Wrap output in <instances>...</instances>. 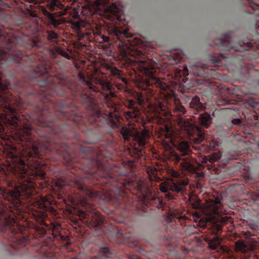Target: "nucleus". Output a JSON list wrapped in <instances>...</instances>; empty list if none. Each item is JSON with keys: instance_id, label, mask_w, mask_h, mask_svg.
<instances>
[{"instance_id": "4be33fe9", "label": "nucleus", "mask_w": 259, "mask_h": 259, "mask_svg": "<svg viewBox=\"0 0 259 259\" xmlns=\"http://www.w3.org/2000/svg\"><path fill=\"white\" fill-rule=\"evenodd\" d=\"M59 83H60L62 85L68 88L69 89H71V84L68 77H62L59 78Z\"/></svg>"}, {"instance_id": "603ef678", "label": "nucleus", "mask_w": 259, "mask_h": 259, "mask_svg": "<svg viewBox=\"0 0 259 259\" xmlns=\"http://www.w3.org/2000/svg\"><path fill=\"white\" fill-rule=\"evenodd\" d=\"M189 228H190V229H191V228H193V227L192 226H190V227H189Z\"/></svg>"}, {"instance_id": "de8ad7c7", "label": "nucleus", "mask_w": 259, "mask_h": 259, "mask_svg": "<svg viewBox=\"0 0 259 259\" xmlns=\"http://www.w3.org/2000/svg\"><path fill=\"white\" fill-rule=\"evenodd\" d=\"M40 215L41 217H44L45 215V214H44V213H42Z\"/></svg>"}, {"instance_id": "b1692460", "label": "nucleus", "mask_w": 259, "mask_h": 259, "mask_svg": "<svg viewBox=\"0 0 259 259\" xmlns=\"http://www.w3.org/2000/svg\"><path fill=\"white\" fill-rule=\"evenodd\" d=\"M91 163L90 164V167H93L94 166H97L99 167V165L101 163V160L100 159L99 155L98 154V155L96 157L92 158V159L90 161Z\"/></svg>"}, {"instance_id": "0eeeda50", "label": "nucleus", "mask_w": 259, "mask_h": 259, "mask_svg": "<svg viewBox=\"0 0 259 259\" xmlns=\"http://www.w3.org/2000/svg\"><path fill=\"white\" fill-rule=\"evenodd\" d=\"M120 132L124 141H130L131 140H132L133 142L131 144H134L136 152L139 154H142V149L145 148L147 140L150 137L149 132L145 130L141 133H134L130 128L122 127L120 129Z\"/></svg>"}, {"instance_id": "5701e85b", "label": "nucleus", "mask_w": 259, "mask_h": 259, "mask_svg": "<svg viewBox=\"0 0 259 259\" xmlns=\"http://www.w3.org/2000/svg\"><path fill=\"white\" fill-rule=\"evenodd\" d=\"M109 10L113 15L117 16L120 11V8L115 3H112L109 8Z\"/></svg>"}, {"instance_id": "c85d7f7f", "label": "nucleus", "mask_w": 259, "mask_h": 259, "mask_svg": "<svg viewBox=\"0 0 259 259\" xmlns=\"http://www.w3.org/2000/svg\"><path fill=\"white\" fill-rule=\"evenodd\" d=\"M51 24L54 27H57L60 24V22L59 20L53 18L51 19Z\"/></svg>"}, {"instance_id": "a19ab883", "label": "nucleus", "mask_w": 259, "mask_h": 259, "mask_svg": "<svg viewBox=\"0 0 259 259\" xmlns=\"http://www.w3.org/2000/svg\"><path fill=\"white\" fill-rule=\"evenodd\" d=\"M73 17L75 19H77L79 17V15L78 14V12H75L73 14Z\"/></svg>"}, {"instance_id": "c9c22d12", "label": "nucleus", "mask_w": 259, "mask_h": 259, "mask_svg": "<svg viewBox=\"0 0 259 259\" xmlns=\"http://www.w3.org/2000/svg\"><path fill=\"white\" fill-rule=\"evenodd\" d=\"M229 104V101H226V100L223 101L222 102H221V101H218L217 102V104L219 106L225 105H226V104Z\"/></svg>"}, {"instance_id": "bb28decb", "label": "nucleus", "mask_w": 259, "mask_h": 259, "mask_svg": "<svg viewBox=\"0 0 259 259\" xmlns=\"http://www.w3.org/2000/svg\"><path fill=\"white\" fill-rule=\"evenodd\" d=\"M127 114L131 118H136L139 115V111L137 109H135L133 111L128 112Z\"/></svg>"}, {"instance_id": "f704fd0d", "label": "nucleus", "mask_w": 259, "mask_h": 259, "mask_svg": "<svg viewBox=\"0 0 259 259\" xmlns=\"http://www.w3.org/2000/svg\"><path fill=\"white\" fill-rule=\"evenodd\" d=\"M105 3L104 0H96L94 2L95 5L97 7L103 5Z\"/></svg>"}, {"instance_id": "4468645a", "label": "nucleus", "mask_w": 259, "mask_h": 259, "mask_svg": "<svg viewBox=\"0 0 259 259\" xmlns=\"http://www.w3.org/2000/svg\"><path fill=\"white\" fill-rule=\"evenodd\" d=\"M212 118L209 114L205 112L199 115V121L200 124L205 128H208L212 123Z\"/></svg>"}, {"instance_id": "c756f323", "label": "nucleus", "mask_w": 259, "mask_h": 259, "mask_svg": "<svg viewBox=\"0 0 259 259\" xmlns=\"http://www.w3.org/2000/svg\"><path fill=\"white\" fill-rule=\"evenodd\" d=\"M188 69H187V67H185L184 69V71H183V72H182V71L181 70H179L177 72V73H178V76L181 77L182 74H183V75H187L188 73ZM176 76H177V74L176 75Z\"/></svg>"}, {"instance_id": "58836bf2", "label": "nucleus", "mask_w": 259, "mask_h": 259, "mask_svg": "<svg viewBox=\"0 0 259 259\" xmlns=\"http://www.w3.org/2000/svg\"><path fill=\"white\" fill-rule=\"evenodd\" d=\"M138 102L140 104H142L144 103V100H143L142 99V97L141 95H140L139 97H138Z\"/></svg>"}, {"instance_id": "79ce46f5", "label": "nucleus", "mask_w": 259, "mask_h": 259, "mask_svg": "<svg viewBox=\"0 0 259 259\" xmlns=\"http://www.w3.org/2000/svg\"><path fill=\"white\" fill-rule=\"evenodd\" d=\"M199 226L201 227V228H205V225H201L200 223H199Z\"/></svg>"}, {"instance_id": "864d4df0", "label": "nucleus", "mask_w": 259, "mask_h": 259, "mask_svg": "<svg viewBox=\"0 0 259 259\" xmlns=\"http://www.w3.org/2000/svg\"><path fill=\"white\" fill-rule=\"evenodd\" d=\"M72 259H78L77 257H73Z\"/></svg>"}, {"instance_id": "f257e3e1", "label": "nucleus", "mask_w": 259, "mask_h": 259, "mask_svg": "<svg viewBox=\"0 0 259 259\" xmlns=\"http://www.w3.org/2000/svg\"><path fill=\"white\" fill-rule=\"evenodd\" d=\"M114 35L117 39L115 45L118 48L121 55L126 57L128 55L135 56V65L146 77V83L148 87H155L160 90L161 93L167 98H170L175 96L174 86L170 84V82L165 78H160L156 76L154 68L155 63L151 59L145 58L144 54L141 51H133L130 48L123 38L132 37L133 34L129 33L127 30L121 31L114 30Z\"/></svg>"}, {"instance_id": "1a4fd4ad", "label": "nucleus", "mask_w": 259, "mask_h": 259, "mask_svg": "<svg viewBox=\"0 0 259 259\" xmlns=\"http://www.w3.org/2000/svg\"><path fill=\"white\" fill-rule=\"evenodd\" d=\"M75 100L78 101L87 108L88 113L87 115L89 122L93 123L97 120L100 115L98 103L92 95L85 93L79 94L75 96Z\"/></svg>"}, {"instance_id": "393cba45", "label": "nucleus", "mask_w": 259, "mask_h": 259, "mask_svg": "<svg viewBox=\"0 0 259 259\" xmlns=\"http://www.w3.org/2000/svg\"><path fill=\"white\" fill-rule=\"evenodd\" d=\"M55 183L56 185L59 188H62L64 186L69 185L66 181L62 178H58Z\"/></svg>"}, {"instance_id": "473e14b6", "label": "nucleus", "mask_w": 259, "mask_h": 259, "mask_svg": "<svg viewBox=\"0 0 259 259\" xmlns=\"http://www.w3.org/2000/svg\"><path fill=\"white\" fill-rule=\"evenodd\" d=\"M210 61L213 64H222L221 63V60L220 59H218V58H212V59H210ZM217 66H219V65H217Z\"/></svg>"}, {"instance_id": "72a5a7b5", "label": "nucleus", "mask_w": 259, "mask_h": 259, "mask_svg": "<svg viewBox=\"0 0 259 259\" xmlns=\"http://www.w3.org/2000/svg\"><path fill=\"white\" fill-rule=\"evenodd\" d=\"M112 73L116 76L120 75V71L116 68H114L112 70Z\"/></svg>"}, {"instance_id": "2eb2a0df", "label": "nucleus", "mask_w": 259, "mask_h": 259, "mask_svg": "<svg viewBox=\"0 0 259 259\" xmlns=\"http://www.w3.org/2000/svg\"><path fill=\"white\" fill-rule=\"evenodd\" d=\"M242 120L240 118H230L228 121H226L224 124V127H227L229 130L233 128V126H240L242 125Z\"/></svg>"}, {"instance_id": "412c9836", "label": "nucleus", "mask_w": 259, "mask_h": 259, "mask_svg": "<svg viewBox=\"0 0 259 259\" xmlns=\"http://www.w3.org/2000/svg\"><path fill=\"white\" fill-rule=\"evenodd\" d=\"M174 111L177 112L179 115H184L185 114L186 110L184 107L181 104H176L174 107Z\"/></svg>"}, {"instance_id": "39448f33", "label": "nucleus", "mask_w": 259, "mask_h": 259, "mask_svg": "<svg viewBox=\"0 0 259 259\" xmlns=\"http://www.w3.org/2000/svg\"><path fill=\"white\" fill-rule=\"evenodd\" d=\"M166 138L167 139V143L171 144V146L175 147L179 153L172 150L169 153V159L175 164L179 165V167L183 170L187 171L194 170V166L188 160V157L192 151L190 146L186 141H181L177 138L174 134H166Z\"/></svg>"}, {"instance_id": "2f4dec72", "label": "nucleus", "mask_w": 259, "mask_h": 259, "mask_svg": "<svg viewBox=\"0 0 259 259\" xmlns=\"http://www.w3.org/2000/svg\"><path fill=\"white\" fill-rule=\"evenodd\" d=\"M59 54L63 57H65L67 59H70V56L65 51L63 50H60L59 51Z\"/></svg>"}, {"instance_id": "5fc2aeb1", "label": "nucleus", "mask_w": 259, "mask_h": 259, "mask_svg": "<svg viewBox=\"0 0 259 259\" xmlns=\"http://www.w3.org/2000/svg\"><path fill=\"white\" fill-rule=\"evenodd\" d=\"M54 144H55V145H57V144H58V143H56V142H55V143H54Z\"/></svg>"}, {"instance_id": "f3484780", "label": "nucleus", "mask_w": 259, "mask_h": 259, "mask_svg": "<svg viewBox=\"0 0 259 259\" xmlns=\"http://www.w3.org/2000/svg\"><path fill=\"white\" fill-rule=\"evenodd\" d=\"M189 105L191 108L195 109L196 111L202 109L203 107L202 104L200 102L199 98L197 96H195L192 99Z\"/></svg>"}, {"instance_id": "6ab92c4d", "label": "nucleus", "mask_w": 259, "mask_h": 259, "mask_svg": "<svg viewBox=\"0 0 259 259\" xmlns=\"http://www.w3.org/2000/svg\"><path fill=\"white\" fill-rule=\"evenodd\" d=\"M47 39L52 42H56L58 34L53 30H47Z\"/></svg>"}, {"instance_id": "8fccbe9b", "label": "nucleus", "mask_w": 259, "mask_h": 259, "mask_svg": "<svg viewBox=\"0 0 259 259\" xmlns=\"http://www.w3.org/2000/svg\"><path fill=\"white\" fill-rule=\"evenodd\" d=\"M130 104H132V105H133V102H132V103H131V102H130Z\"/></svg>"}, {"instance_id": "c03bdc74", "label": "nucleus", "mask_w": 259, "mask_h": 259, "mask_svg": "<svg viewBox=\"0 0 259 259\" xmlns=\"http://www.w3.org/2000/svg\"><path fill=\"white\" fill-rule=\"evenodd\" d=\"M133 259H137L138 258V256L136 255H134V256H133Z\"/></svg>"}, {"instance_id": "49530a36", "label": "nucleus", "mask_w": 259, "mask_h": 259, "mask_svg": "<svg viewBox=\"0 0 259 259\" xmlns=\"http://www.w3.org/2000/svg\"><path fill=\"white\" fill-rule=\"evenodd\" d=\"M159 107H160L161 108H162V103H159Z\"/></svg>"}, {"instance_id": "aec40b11", "label": "nucleus", "mask_w": 259, "mask_h": 259, "mask_svg": "<svg viewBox=\"0 0 259 259\" xmlns=\"http://www.w3.org/2000/svg\"><path fill=\"white\" fill-rule=\"evenodd\" d=\"M235 248L237 251L245 253L246 251L247 247L244 242L239 240L235 242Z\"/></svg>"}, {"instance_id": "a211bd4d", "label": "nucleus", "mask_w": 259, "mask_h": 259, "mask_svg": "<svg viewBox=\"0 0 259 259\" xmlns=\"http://www.w3.org/2000/svg\"><path fill=\"white\" fill-rule=\"evenodd\" d=\"M186 218L187 217L185 215H181L175 219H170L168 225L172 226V227H174V224L178 225L180 224V225H183L185 223Z\"/></svg>"}, {"instance_id": "ea45409f", "label": "nucleus", "mask_w": 259, "mask_h": 259, "mask_svg": "<svg viewBox=\"0 0 259 259\" xmlns=\"http://www.w3.org/2000/svg\"><path fill=\"white\" fill-rule=\"evenodd\" d=\"M50 5H51V8L52 9H53L55 7H56L57 6V4L55 2H53L52 3H51Z\"/></svg>"}, {"instance_id": "423d86ee", "label": "nucleus", "mask_w": 259, "mask_h": 259, "mask_svg": "<svg viewBox=\"0 0 259 259\" xmlns=\"http://www.w3.org/2000/svg\"><path fill=\"white\" fill-rule=\"evenodd\" d=\"M169 173L174 179L161 183L160 185V191L163 193L171 191L181 195L186 193V187L189 184L188 179L181 177L180 173L174 169L169 170Z\"/></svg>"}, {"instance_id": "3c124183", "label": "nucleus", "mask_w": 259, "mask_h": 259, "mask_svg": "<svg viewBox=\"0 0 259 259\" xmlns=\"http://www.w3.org/2000/svg\"><path fill=\"white\" fill-rule=\"evenodd\" d=\"M192 233H196V231H193V232H192Z\"/></svg>"}, {"instance_id": "7ed1b4c3", "label": "nucleus", "mask_w": 259, "mask_h": 259, "mask_svg": "<svg viewBox=\"0 0 259 259\" xmlns=\"http://www.w3.org/2000/svg\"><path fill=\"white\" fill-rule=\"evenodd\" d=\"M245 5L248 6L253 11L249 13L252 15L251 18L255 22L256 29L253 30L251 36H249V41H240L238 44H234L231 39L228 36H225L224 38L220 40L221 46L226 50L229 51L234 50L239 52L236 54L235 57H241L242 59L245 60L255 58V55L249 52L242 53L245 51L259 49V0H242Z\"/></svg>"}, {"instance_id": "20e7f679", "label": "nucleus", "mask_w": 259, "mask_h": 259, "mask_svg": "<svg viewBox=\"0 0 259 259\" xmlns=\"http://www.w3.org/2000/svg\"><path fill=\"white\" fill-rule=\"evenodd\" d=\"M71 185L80 190L84 197V199L81 201V204L82 206L86 208V210L80 212V221L86 226L94 230L96 235H100L104 233L105 224L102 215L88 201V199L93 200L100 196L99 193L78 181L74 182Z\"/></svg>"}, {"instance_id": "dca6fc26", "label": "nucleus", "mask_w": 259, "mask_h": 259, "mask_svg": "<svg viewBox=\"0 0 259 259\" xmlns=\"http://www.w3.org/2000/svg\"><path fill=\"white\" fill-rule=\"evenodd\" d=\"M112 254V251L108 247H103L100 249V254L94 256L92 259H109Z\"/></svg>"}, {"instance_id": "a878e982", "label": "nucleus", "mask_w": 259, "mask_h": 259, "mask_svg": "<svg viewBox=\"0 0 259 259\" xmlns=\"http://www.w3.org/2000/svg\"><path fill=\"white\" fill-rule=\"evenodd\" d=\"M248 104L254 109H259V103L257 100L254 99L250 98L248 101Z\"/></svg>"}, {"instance_id": "f8f14e48", "label": "nucleus", "mask_w": 259, "mask_h": 259, "mask_svg": "<svg viewBox=\"0 0 259 259\" xmlns=\"http://www.w3.org/2000/svg\"><path fill=\"white\" fill-rule=\"evenodd\" d=\"M249 230L243 232V235L246 239L255 241L251 239V236H256L257 234L258 225L256 223H250L248 225Z\"/></svg>"}, {"instance_id": "9b49d317", "label": "nucleus", "mask_w": 259, "mask_h": 259, "mask_svg": "<svg viewBox=\"0 0 259 259\" xmlns=\"http://www.w3.org/2000/svg\"><path fill=\"white\" fill-rule=\"evenodd\" d=\"M179 124L182 131L185 132L188 135L191 136L195 131H198L197 137L194 139L197 144H201L205 139V131L201 132L200 128L197 127L192 122L184 119H181Z\"/></svg>"}, {"instance_id": "e433bc0d", "label": "nucleus", "mask_w": 259, "mask_h": 259, "mask_svg": "<svg viewBox=\"0 0 259 259\" xmlns=\"http://www.w3.org/2000/svg\"><path fill=\"white\" fill-rule=\"evenodd\" d=\"M102 38L103 39V42H107L110 40V38L108 36H105L103 35L102 36Z\"/></svg>"}, {"instance_id": "f03ea898", "label": "nucleus", "mask_w": 259, "mask_h": 259, "mask_svg": "<svg viewBox=\"0 0 259 259\" xmlns=\"http://www.w3.org/2000/svg\"><path fill=\"white\" fill-rule=\"evenodd\" d=\"M126 169L122 167L119 168L115 167L109 172H106L102 176L107 179L109 182L112 183V187L109 190L110 198H115L119 200L118 197H122L123 190L122 187L126 185L134 187L139 193L140 201L143 207L148 206L153 202H156L159 199L154 197L151 189L144 182L138 181L133 182L122 179L127 174Z\"/></svg>"}, {"instance_id": "4c0bfd02", "label": "nucleus", "mask_w": 259, "mask_h": 259, "mask_svg": "<svg viewBox=\"0 0 259 259\" xmlns=\"http://www.w3.org/2000/svg\"><path fill=\"white\" fill-rule=\"evenodd\" d=\"M81 22L79 21H76L73 23V25L77 29H80L81 27Z\"/></svg>"}, {"instance_id": "cd10ccee", "label": "nucleus", "mask_w": 259, "mask_h": 259, "mask_svg": "<svg viewBox=\"0 0 259 259\" xmlns=\"http://www.w3.org/2000/svg\"><path fill=\"white\" fill-rule=\"evenodd\" d=\"M15 239L17 243L21 246H25L27 243V239L24 236L22 237V238L16 237Z\"/></svg>"}, {"instance_id": "9d476101", "label": "nucleus", "mask_w": 259, "mask_h": 259, "mask_svg": "<svg viewBox=\"0 0 259 259\" xmlns=\"http://www.w3.org/2000/svg\"><path fill=\"white\" fill-rule=\"evenodd\" d=\"M79 77L80 79L86 84L88 88L94 92H99L101 90L104 92H109V93L102 92V94L104 97V100L106 102L111 101V99L115 97V94L111 91V87L110 83L106 80L98 79L96 80L95 84L91 82L87 81L85 76L83 74L79 73Z\"/></svg>"}, {"instance_id": "6e6552de", "label": "nucleus", "mask_w": 259, "mask_h": 259, "mask_svg": "<svg viewBox=\"0 0 259 259\" xmlns=\"http://www.w3.org/2000/svg\"><path fill=\"white\" fill-rule=\"evenodd\" d=\"M231 221V219L230 217L225 216L221 217L218 220L217 222L213 223L210 234L204 238V240L207 242L210 249L217 250L221 246L222 239L219 235L222 232L223 226Z\"/></svg>"}, {"instance_id": "ddd939ff", "label": "nucleus", "mask_w": 259, "mask_h": 259, "mask_svg": "<svg viewBox=\"0 0 259 259\" xmlns=\"http://www.w3.org/2000/svg\"><path fill=\"white\" fill-rule=\"evenodd\" d=\"M115 237L116 242L118 244L122 243H126L127 242L133 241V239L132 238L131 235L130 233H125L117 231L115 232Z\"/></svg>"}, {"instance_id": "09e8293b", "label": "nucleus", "mask_w": 259, "mask_h": 259, "mask_svg": "<svg viewBox=\"0 0 259 259\" xmlns=\"http://www.w3.org/2000/svg\"><path fill=\"white\" fill-rule=\"evenodd\" d=\"M34 44H35V46H37V45L36 42H34Z\"/></svg>"}, {"instance_id": "a18cd8bd", "label": "nucleus", "mask_w": 259, "mask_h": 259, "mask_svg": "<svg viewBox=\"0 0 259 259\" xmlns=\"http://www.w3.org/2000/svg\"><path fill=\"white\" fill-rule=\"evenodd\" d=\"M38 65H47V64H46L45 63H41L40 64H38Z\"/></svg>"}, {"instance_id": "37998d69", "label": "nucleus", "mask_w": 259, "mask_h": 259, "mask_svg": "<svg viewBox=\"0 0 259 259\" xmlns=\"http://www.w3.org/2000/svg\"><path fill=\"white\" fill-rule=\"evenodd\" d=\"M250 71H253V72H258V71L256 70H254V69H253V70H250Z\"/></svg>"}, {"instance_id": "7c9ffc66", "label": "nucleus", "mask_w": 259, "mask_h": 259, "mask_svg": "<svg viewBox=\"0 0 259 259\" xmlns=\"http://www.w3.org/2000/svg\"><path fill=\"white\" fill-rule=\"evenodd\" d=\"M54 230H53V234H54L55 233V232H56V234H58L56 235V236L57 235H58L61 239H62L63 238V236H62L61 235V234L60 233V230H59V228H60V226H58V227H54Z\"/></svg>"}]
</instances>
